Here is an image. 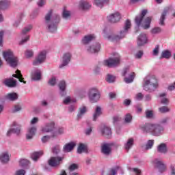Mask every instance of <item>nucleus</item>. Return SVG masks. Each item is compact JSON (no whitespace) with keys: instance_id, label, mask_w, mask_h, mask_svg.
<instances>
[{"instance_id":"obj_18","label":"nucleus","mask_w":175,"mask_h":175,"mask_svg":"<svg viewBox=\"0 0 175 175\" xmlns=\"http://www.w3.org/2000/svg\"><path fill=\"white\" fill-rule=\"evenodd\" d=\"M147 42H148L147 35L146 33H141L137 38L138 46H144Z\"/></svg>"},{"instance_id":"obj_13","label":"nucleus","mask_w":175,"mask_h":175,"mask_svg":"<svg viewBox=\"0 0 175 175\" xmlns=\"http://www.w3.org/2000/svg\"><path fill=\"white\" fill-rule=\"evenodd\" d=\"M55 126V122L54 121H51L45 124L44 126L42 127L41 131L43 133H49V132H53Z\"/></svg>"},{"instance_id":"obj_44","label":"nucleus","mask_w":175,"mask_h":175,"mask_svg":"<svg viewBox=\"0 0 175 175\" xmlns=\"http://www.w3.org/2000/svg\"><path fill=\"white\" fill-rule=\"evenodd\" d=\"M31 29H32V25H29L27 27H25L21 32V35H26V33H28V32H29V31H31Z\"/></svg>"},{"instance_id":"obj_26","label":"nucleus","mask_w":175,"mask_h":175,"mask_svg":"<svg viewBox=\"0 0 175 175\" xmlns=\"http://www.w3.org/2000/svg\"><path fill=\"white\" fill-rule=\"evenodd\" d=\"M157 151L160 154H166L167 152V146L166 144H161L157 146Z\"/></svg>"},{"instance_id":"obj_4","label":"nucleus","mask_w":175,"mask_h":175,"mask_svg":"<svg viewBox=\"0 0 175 175\" xmlns=\"http://www.w3.org/2000/svg\"><path fill=\"white\" fill-rule=\"evenodd\" d=\"M142 87L144 91L154 92L158 88V79L155 78V76L148 75L144 79Z\"/></svg>"},{"instance_id":"obj_22","label":"nucleus","mask_w":175,"mask_h":175,"mask_svg":"<svg viewBox=\"0 0 175 175\" xmlns=\"http://www.w3.org/2000/svg\"><path fill=\"white\" fill-rule=\"evenodd\" d=\"M59 88L60 90V95L65 96V95H66V91L65 90H66V83L65 81H61L59 83Z\"/></svg>"},{"instance_id":"obj_58","label":"nucleus","mask_w":175,"mask_h":175,"mask_svg":"<svg viewBox=\"0 0 175 175\" xmlns=\"http://www.w3.org/2000/svg\"><path fill=\"white\" fill-rule=\"evenodd\" d=\"M161 27H154L152 29L151 32L152 33H159V32H161Z\"/></svg>"},{"instance_id":"obj_14","label":"nucleus","mask_w":175,"mask_h":175,"mask_svg":"<svg viewBox=\"0 0 175 175\" xmlns=\"http://www.w3.org/2000/svg\"><path fill=\"white\" fill-rule=\"evenodd\" d=\"M12 126L14 128L10 129L7 133V136H10L12 133H15L16 135H20V132L21 131V125L18 124L16 122H14L12 124Z\"/></svg>"},{"instance_id":"obj_24","label":"nucleus","mask_w":175,"mask_h":175,"mask_svg":"<svg viewBox=\"0 0 175 175\" xmlns=\"http://www.w3.org/2000/svg\"><path fill=\"white\" fill-rule=\"evenodd\" d=\"M100 50V44L96 42L92 46L88 48L89 53H98Z\"/></svg>"},{"instance_id":"obj_61","label":"nucleus","mask_w":175,"mask_h":175,"mask_svg":"<svg viewBox=\"0 0 175 175\" xmlns=\"http://www.w3.org/2000/svg\"><path fill=\"white\" fill-rule=\"evenodd\" d=\"M113 124H116V122H118L119 121H121V118L118 116H115L113 118Z\"/></svg>"},{"instance_id":"obj_31","label":"nucleus","mask_w":175,"mask_h":175,"mask_svg":"<svg viewBox=\"0 0 175 175\" xmlns=\"http://www.w3.org/2000/svg\"><path fill=\"white\" fill-rule=\"evenodd\" d=\"M10 6V0H2L0 1V9L2 10H5V9H8Z\"/></svg>"},{"instance_id":"obj_47","label":"nucleus","mask_w":175,"mask_h":175,"mask_svg":"<svg viewBox=\"0 0 175 175\" xmlns=\"http://www.w3.org/2000/svg\"><path fill=\"white\" fill-rule=\"evenodd\" d=\"M77 169H79V165L77 164L73 163L69 166L70 173H73V172L77 170Z\"/></svg>"},{"instance_id":"obj_32","label":"nucleus","mask_w":175,"mask_h":175,"mask_svg":"<svg viewBox=\"0 0 175 175\" xmlns=\"http://www.w3.org/2000/svg\"><path fill=\"white\" fill-rule=\"evenodd\" d=\"M16 74L12 75V77H16V79H18L19 81H21V83H24V84H25V81H24V78L23 77V75H21V71H20L19 70H17L15 72Z\"/></svg>"},{"instance_id":"obj_28","label":"nucleus","mask_w":175,"mask_h":175,"mask_svg":"<svg viewBox=\"0 0 175 175\" xmlns=\"http://www.w3.org/2000/svg\"><path fill=\"white\" fill-rule=\"evenodd\" d=\"M10 161L9 154L8 152H3L0 154V161L1 163H8Z\"/></svg>"},{"instance_id":"obj_51","label":"nucleus","mask_w":175,"mask_h":175,"mask_svg":"<svg viewBox=\"0 0 175 175\" xmlns=\"http://www.w3.org/2000/svg\"><path fill=\"white\" fill-rule=\"evenodd\" d=\"M118 169H120V167H116V168L111 169L108 172V175H116V174H117V171L118 170Z\"/></svg>"},{"instance_id":"obj_50","label":"nucleus","mask_w":175,"mask_h":175,"mask_svg":"<svg viewBox=\"0 0 175 175\" xmlns=\"http://www.w3.org/2000/svg\"><path fill=\"white\" fill-rule=\"evenodd\" d=\"M154 146V140L153 139H150L149 141H148L147 144H146V150H150L151 148H152V146Z\"/></svg>"},{"instance_id":"obj_52","label":"nucleus","mask_w":175,"mask_h":175,"mask_svg":"<svg viewBox=\"0 0 175 175\" xmlns=\"http://www.w3.org/2000/svg\"><path fill=\"white\" fill-rule=\"evenodd\" d=\"M159 110L160 113H167V112L170 111V109H169V107H165V106L159 108Z\"/></svg>"},{"instance_id":"obj_56","label":"nucleus","mask_w":175,"mask_h":175,"mask_svg":"<svg viewBox=\"0 0 175 175\" xmlns=\"http://www.w3.org/2000/svg\"><path fill=\"white\" fill-rule=\"evenodd\" d=\"M57 83V79L55 77H53L51 78L49 81V84L50 85H55V83Z\"/></svg>"},{"instance_id":"obj_34","label":"nucleus","mask_w":175,"mask_h":175,"mask_svg":"<svg viewBox=\"0 0 175 175\" xmlns=\"http://www.w3.org/2000/svg\"><path fill=\"white\" fill-rule=\"evenodd\" d=\"M133 138H129L126 143L124 144V148L126 151H129L131 148H132V146H133Z\"/></svg>"},{"instance_id":"obj_45","label":"nucleus","mask_w":175,"mask_h":175,"mask_svg":"<svg viewBox=\"0 0 175 175\" xmlns=\"http://www.w3.org/2000/svg\"><path fill=\"white\" fill-rule=\"evenodd\" d=\"M124 122L126 124H130V122H132V115L131 113H127L125 115Z\"/></svg>"},{"instance_id":"obj_49","label":"nucleus","mask_w":175,"mask_h":175,"mask_svg":"<svg viewBox=\"0 0 175 175\" xmlns=\"http://www.w3.org/2000/svg\"><path fill=\"white\" fill-rule=\"evenodd\" d=\"M25 55L26 58H31V57H33V51H32V50L27 49L25 52Z\"/></svg>"},{"instance_id":"obj_27","label":"nucleus","mask_w":175,"mask_h":175,"mask_svg":"<svg viewBox=\"0 0 175 175\" xmlns=\"http://www.w3.org/2000/svg\"><path fill=\"white\" fill-rule=\"evenodd\" d=\"M101 133L106 137H110L111 136V129L105 126L101 130Z\"/></svg>"},{"instance_id":"obj_9","label":"nucleus","mask_w":175,"mask_h":175,"mask_svg":"<svg viewBox=\"0 0 175 175\" xmlns=\"http://www.w3.org/2000/svg\"><path fill=\"white\" fill-rule=\"evenodd\" d=\"M107 19L109 23H112L113 24L118 23L121 20V13L117 11L113 12L107 16Z\"/></svg>"},{"instance_id":"obj_62","label":"nucleus","mask_w":175,"mask_h":175,"mask_svg":"<svg viewBox=\"0 0 175 175\" xmlns=\"http://www.w3.org/2000/svg\"><path fill=\"white\" fill-rule=\"evenodd\" d=\"M46 3V0H38L37 5L40 7L44 6Z\"/></svg>"},{"instance_id":"obj_36","label":"nucleus","mask_w":175,"mask_h":175,"mask_svg":"<svg viewBox=\"0 0 175 175\" xmlns=\"http://www.w3.org/2000/svg\"><path fill=\"white\" fill-rule=\"evenodd\" d=\"M87 111H88L87 107L83 105L79 108V112L77 115V118L79 119L81 118V117H83V116H84V114H85Z\"/></svg>"},{"instance_id":"obj_17","label":"nucleus","mask_w":175,"mask_h":175,"mask_svg":"<svg viewBox=\"0 0 175 175\" xmlns=\"http://www.w3.org/2000/svg\"><path fill=\"white\" fill-rule=\"evenodd\" d=\"M101 152L104 155H110V152H111V144H103L101 146Z\"/></svg>"},{"instance_id":"obj_12","label":"nucleus","mask_w":175,"mask_h":175,"mask_svg":"<svg viewBox=\"0 0 175 175\" xmlns=\"http://www.w3.org/2000/svg\"><path fill=\"white\" fill-rule=\"evenodd\" d=\"M71 58H72V54H70V53H64L62 57V63L59 66V68L60 69H62V68H65V66H68V65L70 62Z\"/></svg>"},{"instance_id":"obj_30","label":"nucleus","mask_w":175,"mask_h":175,"mask_svg":"<svg viewBox=\"0 0 175 175\" xmlns=\"http://www.w3.org/2000/svg\"><path fill=\"white\" fill-rule=\"evenodd\" d=\"M169 8H165L162 14H161V16L160 18V25H165V18L166 17V15L169 13Z\"/></svg>"},{"instance_id":"obj_53","label":"nucleus","mask_w":175,"mask_h":175,"mask_svg":"<svg viewBox=\"0 0 175 175\" xmlns=\"http://www.w3.org/2000/svg\"><path fill=\"white\" fill-rule=\"evenodd\" d=\"M62 14L64 18H68V17L70 16V12L66 10V9L64 8Z\"/></svg>"},{"instance_id":"obj_7","label":"nucleus","mask_w":175,"mask_h":175,"mask_svg":"<svg viewBox=\"0 0 175 175\" xmlns=\"http://www.w3.org/2000/svg\"><path fill=\"white\" fill-rule=\"evenodd\" d=\"M89 100L92 103H96L100 99V92L96 88H90L88 91Z\"/></svg>"},{"instance_id":"obj_3","label":"nucleus","mask_w":175,"mask_h":175,"mask_svg":"<svg viewBox=\"0 0 175 175\" xmlns=\"http://www.w3.org/2000/svg\"><path fill=\"white\" fill-rule=\"evenodd\" d=\"M131 27L132 23H131L129 19H127L124 22L123 29L120 31L119 35L111 34L107 36L106 38H107L108 40H110L111 42H118V40L125 38V36L129 33V31H131Z\"/></svg>"},{"instance_id":"obj_38","label":"nucleus","mask_w":175,"mask_h":175,"mask_svg":"<svg viewBox=\"0 0 175 175\" xmlns=\"http://www.w3.org/2000/svg\"><path fill=\"white\" fill-rule=\"evenodd\" d=\"M42 155H43V152L40 151V152H33V154H31V159H33V161H38V159H39V158H40V157H42Z\"/></svg>"},{"instance_id":"obj_23","label":"nucleus","mask_w":175,"mask_h":175,"mask_svg":"<svg viewBox=\"0 0 175 175\" xmlns=\"http://www.w3.org/2000/svg\"><path fill=\"white\" fill-rule=\"evenodd\" d=\"M75 146H76V143L70 142L64 146L63 151L64 152H70V151H72Z\"/></svg>"},{"instance_id":"obj_33","label":"nucleus","mask_w":175,"mask_h":175,"mask_svg":"<svg viewBox=\"0 0 175 175\" xmlns=\"http://www.w3.org/2000/svg\"><path fill=\"white\" fill-rule=\"evenodd\" d=\"M94 3L98 8H103L104 5L109 3V0H94Z\"/></svg>"},{"instance_id":"obj_60","label":"nucleus","mask_w":175,"mask_h":175,"mask_svg":"<svg viewBox=\"0 0 175 175\" xmlns=\"http://www.w3.org/2000/svg\"><path fill=\"white\" fill-rule=\"evenodd\" d=\"M52 151H53V154H58V152H59V146H55L52 149Z\"/></svg>"},{"instance_id":"obj_43","label":"nucleus","mask_w":175,"mask_h":175,"mask_svg":"<svg viewBox=\"0 0 175 175\" xmlns=\"http://www.w3.org/2000/svg\"><path fill=\"white\" fill-rule=\"evenodd\" d=\"M19 165L21 167H27L29 165V161L27 159H21L19 161Z\"/></svg>"},{"instance_id":"obj_6","label":"nucleus","mask_w":175,"mask_h":175,"mask_svg":"<svg viewBox=\"0 0 175 175\" xmlns=\"http://www.w3.org/2000/svg\"><path fill=\"white\" fill-rule=\"evenodd\" d=\"M3 57L7 64L12 68H16L18 62V59L14 55L13 51L8 49L3 52Z\"/></svg>"},{"instance_id":"obj_2","label":"nucleus","mask_w":175,"mask_h":175,"mask_svg":"<svg viewBox=\"0 0 175 175\" xmlns=\"http://www.w3.org/2000/svg\"><path fill=\"white\" fill-rule=\"evenodd\" d=\"M53 14V10H50L45 16V24L46 25L47 30L49 32H57V28L58 23H59V16L56 15L55 18L51 17Z\"/></svg>"},{"instance_id":"obj_54","label":"nucleus","mask_w":175,"mask_h":175,"mask_svg":"<svg viewBox=\"0 0 175 175\" xmlns=\"http://www.w3.org/2000/svg\"><path fill=\"white\" fill-rule=\"evenodd\" d=\"M29 40V36L27 35L24 38H22L21 42H19V44H24V43H27Z\"/></svg>"},{"instance_id":"obj_55","label":"nucleus","mask_w":175,"mask_h":175,"mask_svg":"<svg viewBox=\"0 0 175 175\" xmlns=\"http://www.w3.org/2000/svg\"><path fill=\"white\" fill-rule=\"evenodd\" d=\"M146 118H152L154 112L152 111L148 110L146 111Z\"/></svg>"},{"instance_id":"obj_8","label":"nucleus","mask_w":175,"mask_h":175,"mask_svg":"<svg viewBox=\"0 0 175 175\" xmlns=\"http://www.w3.org/2000/svg\"><path fill=\"white\" fill-rule=\"evenodd\" d=\"M120 57L118 53H114L113 57L109 58L104 61V65L108 66V68H113V66H117L120 65Z\"/></svg>"},{"instance_id":"obj_10","label":"nucleus","mask_w":175,"mask_h":175,"mask_svg":"<svg viewBox=\"0 0 175 175\" xmlns=\"http://www.w3.org/2000/svg\"><path fill=\"white\" fill-rule=\"evenodd\" d=\"M63 161H64V157H51L49 160L48 163L49 166H51L52 167H57V166H59V165L62 163Z\"/></svg>"},{"instance_id":"obj_37","label":"nucleus","mask_w":175,"mask_h":175,"mask_svg":"<svg viewBox=\"0 0 175 175\" xmlns=\"http://www.w3.org/2000/svg\"><path fill=\"white\" fill-rule=\"evenodd\" d=\"M102 114V109H100V107H96L95 109V113L93 115V120L94 121H96L98 119V117Z\"/></svg>"},{"instance_id":"obj_25","label":"nucleus","mask_w":175,"mask_h":175,"mask_svg":"<svg viewBox=\"0 0 175 175\" xmlns=\"http://www.w3.org/2000/svg\"><path fill=\"white\" fill-rule=\"evenodd\" d=\"M5 98L8 100L14 101L17 100L18 99V94L17 93H9L7 95L5 96Z\"/></svg>"},{"instance_id":"obj_5","label":"nucleus","mask_w":175,"mask_h":175,"mask_svg":"<svg viewBox=\"0 0 175 175\" xmlns=\"http://www.w3.org/2000/svg\"><path fill=\"white\" fill-rule=\"evenodd\" d=\"M147 14V10H144L142 11L141 14L135 17V21L137 27L142 25L144 29H148L151 24V17H147L144 21V16Z\"/></svg>"},{"instance_id":"obj_46","label":"nucleus","mask_w":175,"mask_h":175,"mask_svg":"<svg viewBox=\"0 0 175 175\" xmlns=\"http://www.w3.org/2000/svg\"><path fill=\"white\" fill-rule=\"evenodd\" d=\"M106 81H107V83H114V81H116V77L108 75L106 77Z\"/></svg>"},{"instance_id":"obj_20","label":"nucleus","mask_w":175,"mask_h":175,"mask_svg":"<svg viewBox=\"0 0 175 175\" xmlns=\"http://www.w3.org/2000/svg\"><path fill=\"white\" fill-rule=\"evenodd\" d=\"M4 84L7 85V87L13 88L17 85V81L13 78L7 79L4 81Z\"/></svg>"},{"instance_id":"obj_21","label":"nucleus","mask_w":175,"mask_h":175,"mask_svg":"<svg viewBox=\"0 0 175 175\" xmlns=\"http://www.w3.org/2000/svg\"><path fill=\"white\" fill-rule=\"evenodd\" d=\"M35 133H36V128L35 126H32L28 129L27 133L26 134V138L27 140H30L35 136Z\"/></svg>"},{"instance_id":"obj_16","label":"nucleus","mask_w":175,"mask_h":175,"mask_svg":"<svg viewBox=\"0 0 175 175\" xmlns=\"http://www.w3.org/2000/svg\"><path fill=\"white\" fill-rule=\"evenodd\" d=\"M79 8L81 10H88L91 8V3L88 0H81L79 3Z\"/></svg>"},{"instance_id":"obj_29","label":"nucleus","mask_w":175,"mask_h":175,"mask_svg":"<svg viewBox=\"0 0 175 175\" xmlns=\"http://www.w3.org/2000/svg\"><path fill=\"white\" fill-rule=\"evenodd\" d=\"M94 39H95V35H94V34L85 36L82 39V43L83 44H88V43H90V42H91V40H94Z\"/></svg>"},{"instance_id":"obj_59","label":"nucleus","mask_w":175,"mask_h":175,"mask_svg":"<svg viewBox=\"0 0 175 175\" xmlns=\"http://www.w3.org/2000/svg\"><path fill=\"white\" fill-rule=\"evenodd\" d=\"M159 54V45H157L153 50V55H158Z\"/></svg>"},{"instance_id":"obj_39","label":"nucleus","mask_w":175,"mask_h":175,"mask_svg":"<svg viewBox=\"0 0 175 175\" xmlns=\"http://www.w3.org/2000/svg\"><path fill=\"white\" fill-rule=\"evenodd\" d=\"M172 57V52L169 50H165L162 52L160 58H165V59H169Z\"/></svg>"},{"instance_id":"obj_19","label":"nucleus","mask_w":175,"mask_h":175,"mask_svg":"<svg viewBox=\"0 0 175 175\" xmlns=\"http://www.w3.org/2000/svg\"><path fill=\"white\" fill-rule=\"evenodd\" d=\"M31 79L35 81H39L42 79V71L39 69H35L31 73Z\"/></svg>"},{"instance_id":"obj_64","label":"nucleus","mask_w":175,"mask_h":175,"mask_svg":"<svg viewBox=\"0 0 175 175\" xmlns=\"http://www.w3.org/2000/svg\"><path fill=\"white\" fill-rule=\"evenodd\" d=\"M168 90L169 91H174V90H175V81L174 83L168 86Z\"/></svg>"},{"instance_id":"obj_11","label":"nucleus","mask_w":175,"mask_h":175,"mask_svg":"<svg viewBox=\"0 0 175 175\" xmlns=\"http://www.w3.org/2000/svg\"><path fill=\"white\" fill-rule=\"evenodd\" d=\"M47 54V51H42L38 53V57L36 58L34 62H33V65H40V64H43L44 61H46V55Z\"/></svg>"},{"instance_id":"obj_1","label":"nucleus","mask_w":175,"mask_h":175,"mask_svg":"<svg viewBox=\"0 0 175 175\" xmlns=\"http://www.w3.org/2000/svg\"><path fill=\"white\" fill-rule=\"evenodd\" d=\"M144 133H151L153 136H161L165 132V129L160 124L146 123L140 126Z\"/></svg>"},{"instance_id":"obj_35","label":"nucleus","mask_w":175,"mask_h":175,"mask_svg":"<svg viewBox=\"0 0 175 175\" xmlns=\"http://www.w3.org/2000/svg\"><path fill=\"white\" fill-rule=\"evenodd\" d=\"M77 102V100L73 97L67 96L64 98L63 100V103L64 105H69L70 103H76Z\"/></svg>"},{"instance_id":"obj_42","label":"nucleus","mask_w":175,"mask_h":175,"mask_svg":"<svg viewBox=\"0 0 175 175\" xmlns=\"http://www.w3.org/2000/svg\"><path fill=\"white\" fill-rule=\"evenodd\" d=\"M165 96H166V93L160 94V98H161V102L163 105H168L169 104V99L165 98Z\"/></svg>"},{"instance_id":"obj_48","label":"nucleus","mask_w":175,"mask_h":175,"mask_svg":"<svg viewBox=\"0 0 175 175\" xmlns=\"http://www.w3.org/2000/svg\"><path fill=\"white\" fill-rule=\"evenodd\" d=\"M21 109H22L21 105L16 104V105H14L12 111H13V113H17V111H21Z\"/></svg>"},{"instance_id":"obj_15","label":"nucleus","mask_w":175,"mask_h":175,"mask_svg":"<svg viewBox=\"0 0 175 175\" xmlns=\"http://www.w3.org/2000/svg\"><path fill=\"white\" fill-rule=\"evenodd\" d=\"M153 163L155 167L158 168L160 173H163V172L166 171V165H165L161 161L158 160V159H154Z\"/></svg>"},{"instance_id":"obj_41","label":"nucleus","mask_w":175,"mask_h":175,"mask_svg":"<svg viewBox=\"0 0 175 175\" xmlns=\"http://www.w3.org/2000/svg\"><path fill=\"white\" fill-rule=\"evenodd\" d=\"M135 79V72H131L129 74V77L124 78V81L127 84H129V83H132L133 81V79Z\"/></svg>"},{"instance_id":"obj_40","label":"nucleus","mask_w":175,"mask_h":175,"mask_svg":"<svg viewBox=\"0 0 175 175\" xmlns=\"http://www.w3.org/2000/svg\"><path fill=\"white\" fill-rule=\"evenodd\" d=\"M78 154H81L82 152H87V146L84 144H80L77 148Z\"/></svg>"},{"instance_id":"obj_57","label":"nucleus","mask_w":175,"mask_h":175,"mask_svg":"<svg viewBox=\"0 0 175 175\" xmlns=\"http://www.w3.org/2000/svg\"><path fill=\"white\" fill-rule=\"evenodd\" d=\"M25 173H27V172H25V170H17V171L15 172V174H14V175H25Z\"/></svg>"},{"instance_id":"obj_63","label":"nucleus","mask_w":175,"mask_h":175,"mask_svg":"<svg viewBox=\"0 0 175 175\" xmlns=\"http://www.w3.org/2000/svg\"><path fill=\"white\" fill-rule=\"evenodd\" d=\"M170 171H171L170 172L171 175H175V167H174V165H170Z\"/></svg>"}]
</instances>
